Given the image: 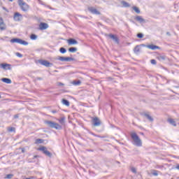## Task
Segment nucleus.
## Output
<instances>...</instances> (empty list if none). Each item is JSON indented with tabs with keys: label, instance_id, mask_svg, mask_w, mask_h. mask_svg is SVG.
I'll use <instances>...</instances> for the list:
<instances>
[{
	"label": "nucleus",
	"instance_id": "nucleus-1",
	"mask_svg": "<svg viewBox=\"0 0 179 179\" xmlns=\"http://www.w3.org/2000/svg\"><path fill=\"white\" fill-rule=\"evenodd\" d=\"M131 138L133 141V145L137 146V148H141L142 146V140L140 139L139 136L136 133H131Z\"/></svg>",
	"mask_w": 179,
	"mask_h": 179
},
{
	"label": "nucleus",
	"instance_id": "nucleus-2",
	"mask_svg": "<svg viewBox=\"0 0 179 179\" xmlns=\"http://www.w3.org/2000/svg\"><path fill=\"white\" fill-rule=\"evenodd\" d=\"M45 124H46V125H48V127H50V128H55V129H62V126L52 121L45 120Z\"/></svg>",
	"mask_w": 179,
	"mask_h": 179
},
{
	"label": "nucleus",
	"instance_id": "nucleus-3",
	"mask_svg": "<svg viewBox=\"0 0 179 179\" xmlns=\"http://www.w3.org/2000/svg\"><path fill=\"white\" fill-rule=\"evenodd\" d=\"M18 3L23 12H27L29 10V6L23 0H18Z\"/></svg>",
	"mask_w": 179,
	"mask_h": 179
},
{
	"label": "nucleus",
	"instance_id": "nucleus-4",
	"mask_svg": "<svg viewBox=\"0 0 179 179\" xmlns=\"http://www.w3.org/2000/svg\"><path fill=\"white\" fill-rule=\"evenodd\" d=\"M10 43H17V44H21L22 45H29V42L22 40L20 38H14L10 41Z\"/></svg>",
	"mask_w": 179,
	"mask_h": 179
},
{
	"label": "nucleus",
	"instance_id": "nucleus-5",
	"mask_svg": "<svg viewBox=\"0 0 179 179\" xmlns=\"http://www.w3.org/2000/svg\"><path fill=\"white\" fill-rule=\"evenodd\" d=\"M57 59H58L59 61H61L62 62H69L71 61H74L75 59H73V57H65L58 56L57 57Z\"/></svg>",
	"mask_w": 179,
	"mask_h": 179
},
{
	"label": "nucleus",
	"instance_id": "nucleus-6",
	"mask_svg": "<svg viewBox=\"0 0 179 179\" xmlns=\"http://www.w3.org/2000/svg\"><path fill=\"white\" fill-rule=\"evenodd\" d=\"M92 124L94 127H100V125H101V122L97 117H92Z\"/></svg>",
	"mask_w": 179,
	"mask_h": 179
},
{
	"label": "nucleus",
	"instance_id": "nucleus-7",
	"mask_svg": "<svg viewBox=\"0 0 179 179\" xmlns=\"http://www.w3.org/2000/svg\"><path fill=\"white\" fill-rule=\"evenodd\" d=\"M39 150L43 152L44 153V155H45V156H48V157H51V156H52L51 152H50V151H48L45 147L40 148Z\"/></svg>",
	"mask_w": 179,
	"mask_h": 179
},
{
	"label": "nucleus",
	"instance_id": "nucleus-8",
	"mask_svg": "<svg viewBox=\"0 0 179 179\" xmlns=\"http://www.w3.org/2000/svg\"><path fill=\"white\" fill-rule=\"evenodd\" d=\"M0 66L5 71H10V69H12V65L10 64L2 63L0 64Z\"/></svg>",
	"mask_w": 179,
	"mask_h": 179
},
{
	"label": "nucleus",
	"instance_id": "nucleus-9",
	"mask_svg": "<svg viewBox=\"0 0 179 179\" xmlns=\"http://www.w3.org/2000/svg\"><path fill=\"white\" fill-rule=\"evenodd\" d=\"M39 64L41 65H43V66H46L47 68H49L50 66H52V63H50V62L47 60H40Z\"/></svg>",
	"mask_w": 179,
	"mask_h": 179
},
{
	"label": "nucleus",
	"instance_id": "nucleus-10",
	"mask_svg": "<svg viewBox=\"0 0 179 179\" xmlns=\"http://www.w3.org/2000/svg\"><path fill=\"white\" fill-rule=\"evenodd\" d=\"M88 10L90 13H92V15H101L100 11L97 10V9L94 7H88Z\"/></svg>",
	"mask_w": 179,
	"mask_h": 179
},
{
	"label": "nucleus",
	"instance_id": "nucleus-11",
	"mask_svg": "<svg viewBox=\"0 0 179 179\" xmlns=\"http://www.w3.org/2000/svg\"><path fill=\"white\" fill-rule=\"evenodd\" d=\"M22 14L19 13H15L13 16V19L15 22H20V20L22 19Z\"/></svg>",
	"mask_w": 179,
	"mask_h": 179
},
{
	"label": "nucleus",
	"instance_id": "nucleus-12",
	"mask_svg": "<svg viewBox=\"0 0 179 179\" xmlns=\"http://www.w3.org/2000/svg\"><path fill=\"white\" fill-rule=\"evenodd\" d=\"M0 30H6V24H5V22H3V19L2 17H0Z\"/></svg>",
	"mask_w": 179,
	"mask_h": 179
},
{
	"label": "nucleus",
	"instance_id": "nucleus-13",
	"mask_svg": "<svg viewBox=\"0 0 179 179\" xmlns=\"http://www.w3.org/2000/svg\"><path fill=\"white\" fill-rule=\"evenodd\" d=\"M40 30H47L48 29V24L45 22H41L39 24Z\"/></svg>",
	"mask_w": 179,
	"mask_h": 179
},
{
	"label": "nucleus",
	"instance_id": "nucleus-14",
	"mask_svg": "<svg viewBox=\"0 0 179 179\" xmlns=\"http://www.w3.org/2000/svg\"><path fill=\"white\" fill-rule=\"evenodd\" d=\"M134 19L136 20V22H138V23H146V20L141 15L136 16Z\"/></svg>",
	"mask_w": 179,
	"mask_h": 179
},
{
	"label": "nucleus",
	"instance_id": "nucleus-15",
	"mask_svg": "<svg viewBox=\"0 0 179 179\" xmlns=\"http://www.w3.org/2000/svg\"><path fill=\"white\" fill-rule=\"evenodd\" d=\"M67 41H68L69 45H73L75 44H78V41H76L74 38H70Z\"/></svg>",
	"mask_w": 179,
	"mask_h": 179
},
{
	"label": "nucleus",
	"instance_id": "nucleus-16",
	"mask_svg": "<svg viewBox=\"0 0 179 179\" xmlns=\"http://www.w3.org/2000/svg\"><path fill=\"white\" fill-rule=\"evenodd\" d=\"M108 37H110V38H112V40H113V41H115V43H117L118 44L119 41H118V38L117 36H115V35H113V34H109Z\"/></svg>",
	"mask_w": 179,
	"mask_h": 179
},
{
	"label": "nucleus",
	"instance_id": "nucleus-17",
	"mask_svg": "<svg viewBox=\"0 0 179 179\" xmlns=\"http://www.w3.org/2000/svg\"><path fill=\"white\" fill-rule=\"evenodd\" d=\"M150 50H160V47L155 45H148L147 46Z\"/></svg>",
	"mask_w": 179,
	"mask_h": 179
},
{
	"label": "nucleus",
	"instance_id": "nucleus-18",
	"mask_svg": "<svg viewBox=\"0 0 179 179\" xmlns=\"http://www.w3.org/2000/svg\"><path fill=\"white\" fill-rule=\"evenodd\" d=\"M1 80L4 83H7L8 85H10V83H12V80H10V78H1Z\"/></svg>",
	"mask_w": 179,
	"mask_h": 179
},
{
	"label": "nucleus",
	"instance_id": "nucleus-19",
	"mask_svg": "<svg viewBox=\"0 0 179 179\" xmlns=\"http://www.w3.org/2000/svg\"><path fill=\"white\" fill-rule=\"evenodd\" d=\"M134 52L136 54V55H138V54L141 52V47L139 45H136L134 49Z\"/></svg>",
	"mask_w": 179,
	"mask_h": 179
},
{
	"label": "nucleus",
	"instance_id": "nucleus-20",
	"mask_svg": "<svg viewBox=\"0 0 179 179\" xmlns=\"http://www.w3.org/2000/svg\"><path fill=\"white\" fill-rule=\"evenodd\" d=\"M121 5H122L124 8H129V6H131V5H129V3L125 1H122Z\"/></svg>",
	"mask_w": 179,
	"mask_h": 179
},
{
	"label": "nucleus",
	"instance_id": "nucleus-21",
	"mask_svg": "<svg viewBox=\"0 0 179 179\" xmlns=\"http://www.w3.org/2000/svg\"><path fill=\"white\" fill-rule=\"evenodd\" d=\"M168 122H169V124H171V125H173V127H177V124H176V121H174L173 119H168Z\"/></svg>",
	"mask_w": 179,
	"mask_h": 179
},
{
	"label": "nucleus",
	"instance_id": "nucleus-22",
	"mask_svg": "<svg viewBox=\"0 0 179 179\" xmlns=\"http://www.w3.org/2000/svg\"><path fill=\"white\" fill-rule=\"evenodd\" d=\"M62 104H64V106H66L67 107H69V101H68L67 99H63L62 101Z\"/></svg>",
	"mask_w": 179,
	"mask_h": 179
},
{
	"label": "nucleus",
	"instance_id": "nucleus-23",
	"mask_svg": "<svg viewBox=\"0 0 179 179\" xmlns=\"http://www.w3.org/2000/svg\"><path fill=\"white\" fill-rule=\"evenodd\" d=\"M157 58L159 61H166V57L164 55H159L157 57Z\"/></svg>",
	"mask_w": 179,
	"mask_h": 179
},
{
	"label": "nucleus",
	"instance_id": "nucleus-24",
	"mask_svg": "<svg viewBox=\"0 0 179 179\" xmlns=\"http://www.w3.org/2000/svg\"><path fill=\"white\" fill-rule=\"evenodd\" d=\"M82 83V82L78 80H74L73 81V85H74V86H80V84Z\"/></svg>",
	"mask_w": 179,
	"mask_h": 179
},
{
	"label": "nucleus",
	"instance_id": "nucleus-25",
	"mask_svg": "<svg viewBox=\"0 0 179 179\" xmlns=\"http://www.w3.org/2000/svg\"><path fill=\"white\" fill-rule=\"evenodd\" d=\"M44 143V140L43 139H41V138H37L36 141H35V143L36 145H38L40 143Z\"/></svg>",
	"mask_w": 179,
	"mask_h": 179
},
{
	"label": "nucleus",
	"instance_id": "nucleus-26",
	"mask_svg": "<svg viewBox=\"0 0 179 179\" xmlns=\"http://www.w3.org/2000/svg\"><path fill=\"white\" fill-rule=\"evenodd\" d=\"M143 115H144V117H146V118H148V120H149V121H153V117H152V116H150L149 114L144 113Z\"/></svg>",
	"mask_w": 179,
	"mask_h": 179
},
{
	"label": "nucleus",
	"instance_id": "nucleus-27",
	"mask_svg": "<svg viewBox=\"0 0 179 179\" xmlns=\"http://www.w3.org/2000/svg\"><path fill=\"white\" fill-rule=\"evenodd\" d=\"M69 52H76V51H78V48L73 47L69 48Z\"/></svg>",
	"mask_w": 179,
	"mask_h": 179
},
{
	"label": "nucleus",
	"instance_id": "nucleus-28",
	"mask_svg": "<svg viewBox=\"0 0 179 179\" xmlns=\"http://www.w3.org/2000/svg\"><path fill=\"white\" fill-rule=\"evenodd\" d=\"M59 52H61V54H65V52H66V49L62 47L59 48Z\"/></svg>",
	"mask_w": 179,
	"mask_h": 179
},
{
	"label": "nucleus",
	"instance_id": "nucleus-29",
	"mask_svg": "<svg viewBox=\"0 0 179 179\" xmlns=\"http://www.w3.org/2000/svg\"><path fill=\"white\" fill-rule=\"evenodd\" d=\"M152 176L157 177V176H159V171L152 170Z\"/></svg>",
	"mask_w": 179,
	"mask_h": 179
},
{
	"label": "nucleus",
	"instance_id": "nucleus-30",
	"mask_svg": "<svg viewBox=\"0 0 179 179\" xmlns=\"http://www.w3.org/2000/svg\"><path fill=\"white\" fill-rule=\"evenodd\" d=\"M133 9L134 10V11L136 12V13H141V10H139V8L136 7V6H134Z\"/></svg>",
	"mask_w": 179,
	"mask_h": 179
},
{
	"label": "nucleus",
	"instance_id": "nucleus-31",
	"mask_svg": "<svg viewBox=\"0 0 179 179\" xmlns=\"http://www.w3.org/2000/svg\"><path fill=\"white\" fill-rule=\"evenodd\" d=\"M30 38H31V40H37V36H36V34H32L30 36Z\"/></svg>",
	"mask_w": 179,
	"mask_h": 179
},
{
	"label": "nucleus",
	"instance_id": "nucleus-32",
	"mask_svg": "<svg viewBox=\"0 0 179 179\" xmlns=\"http://www.w3.org/2000/svg\"><path fill=\"white\" fill-rule=\"evenodd\" d=\"M8 132H15V127H8Z\"/></svg>",
	"mask_w": 179,
	"mask_h": 179
},
{
	"label": "nucleus",
	"instance_id": "nucleus-33",
	"mask_svg": "<svg viewBox=\"0 0 179 179\" xmlns=\"http://www.w3.org/2000/svg\"><path fill=\"white\" fill-rule=\"evenodd\" d=\"M13 174L10 173V174H7L5 178L10 179V178H13Z\"/></svg>",
	"mask_w": 179,
	"mask_h": 179
},
{
	"label": "nucleus",
	"instance_id": "nucleus-34",
	"mask_svg": "<svg viewBox=\"0 0 179 179\" xmlns=\"http://www.w3.org/2000/svg\"><path fill=\"white\" fill-rule=\"evenodd\" d=\"M15 55H16V57H18L19 58L23 57V55H22L20 52H16Z\"/></svg>",
	"mask_w": 179,
	"mask_h": 179
},
{
	"label": "nucleus",
	"instance_id": "nucleus-35",
	"mask_svg": "<svg viewBox=\"0 0 179 179\" xmlns=\"http://www.w3.org/2000/svg\"><path fill=\"white\" fill-rule=\"evenodd\" d=\"M59 122L62 124L65 122V117H62L59 119Z\"/></svg>",
	"mask_w": 179,
	"mask_h": 179
},
{
	"label": "nucleus",
	"instance_id": "nucleus-36",
	"mask_svg": "<svg viewBox=\"0 0 179 179\" xmlns=\"http://www.w3.org/2000/svg\"><path fill=\"white\" fill-rule=\"evenodd\" d=\"M137 37H138V38H143V34L139 33V34H137Z\"/></svg>",
	"mask_w": 179,
	"mask_h": 179
},
{
	"label": "nucleus",
	"instance_id": "nucleus-37",
	"mask_svg": "<svg viewBox=\"0 0 179 179\" xmlns=\"http://www.w3.org/2000/svg\"><path fill=\"white\" fill-rule=\"evenodd\" d=\"M91 135H93V136H96V138H101V136L97 135V134H94V133L93 132H90Z\"/></svg>",
	"mask_w": 179,
	"mask_h": 179
},
{
	"label": "nucleus",
	"instance_id": "nucleus-38",
	"mask_svg": "<svg viewBox=\"0 0 179 179\" xmlns=\"http://www.w3.org/2000/svg\"><path fill=\"white\" fill-rule=\"evenodd\" d=\"M150 62L152 65H156V60L155 59H151Z\"/></svg>",
	"mask_w": 179,
	"mask_h": 179
},
{
	"label": "nucleus",
	"instance_id": "nucleus-39",
	"mask_svg": "<svg viewBox=\"0 0 179 179\" xmlns=\"http://www.w3.org/2000/svg\"><path fill=\"white\" fill-rule=\"evenodd\" d=\"M131 170L132 173H136V169L135 168H131Z\"/></svg>",
	"mask_w": 179,
	"mask_h": 179
},
{
	"label": "nucleus",
	"instance_id": "nucleus-40",
	"mask_svg": "<svg viewBox=\"0 0 179 179\" xmlns=\"http://www.w3.org/2000/svg\"><path fill=\"white\" fill-rule=\"evenodd\" d=\"M58 86H64V83H58Z\"/></svg>",
	"mask_w": 179,
	"mask_h": 179
},
{
	"label": "nucleus",
	"instance_id": "nucleus-41",
	"mask_svg": "<svg viewBox=\"0 0 179 179\" xmlns=\"http://www.w3.org/2000/svg\"><path fill=\"white\" fill-rule=\"evenodd\" d=\"M14 118H15V119H16V118H19V114L15 115H14Z\"/></svg>",
	"mask_w": 179,
	"mask_h": 179
},
{
	"label": "nucleus",
	"instance_id": "nucleus-42",
	"mask_svg": "<svg viewBox=\"0 0 179 179\" xmlns=\"http://www.w3.org/2000/svg\"><path fill=\"white\" fill-rule=\"evenodd\" d=\"M52 113L53 114H55V113H57V110H52Z\"/></svg>",
	"mask_w": 179,
	"mask_h": 179
},
{
	"label": "nucleus",
	"instance_id": "nucleus-43",
	"mask_svg": "<svg viewBox=\"0 0 179 179\" xmlns=\"http://www.w3.org/2000/svg\"><path fill=\"white\" fill-rule=\"evenodd\" d=\"M167 36H170V32H166Z\"/></svg>",
	"mask_w": 179,
	"mask_h": 179
},
{
	"label": "nucleus",
	"instance_id": "nucleus-44",
	"mask_svg": "<svg viewBox=\"0 0 179 179\" xmlns=\"http://www.w3.org/2000/svg\"><path fill=\"white\" fill-rule=\"evenodd\" d=\"M41 78H38V80H41Z\"/></svg>",
	"mask_w": 179,
	"mask_h": 179
},
{
	"label": "nucleus",
	"instance_id": "nucleus-45",
	"mask_svg": "<svg viewBox=\"0 0 179 179\" xmlns=\"http://www.w3.org/2000/svg\"><path fill=\"white\" fill-rule=\"evenodd\" d=\"M176 89H179V86H176Z\"/></svg>",
	"mask_w": 179,
	"mask_h": 179
},
{
	"label": "nucleus",
	"instance_id": "nucleus-46",
	"mask_svg": "<svg viewBox=\"0 0 179 179\" xmlns=\"http://www.w3.org/2000/svg\"><path fill=\"white\" fill-rule=\"evenodd\" d=\"M10 1V2H13V0H9Z\"/></svg>",
	"mask_w": 179,
	"mask_h": 179
},
{
	"label": "nucleus",
	"instance_id": "nucleus-47",
	"mask_svg": "<svg viewBox=\"0 0 179 179\" xmlns=\"http://www.w3.org/2000/svg\"><path fill=\"white\" fill-rule=\"evenodd\" d=\"M1 138H0V142H1Z\"/></svg>",
	"mask_w": 179,
	"mask_h": 179
},
{
	"label": "nucleus",
	"instance_id": "nucleus-48",
	"mask_svg": "<svg viewBox=\"0 0 179 179\" xmlns=\"http://www.w3.org/2000/svg\"><path fill=\"white\" fill-rule=\"evenodd\" d=\"M0 99H1V95H0Z\"/></svg>",
	"mask_w": 179,
	"mask_h": 179
}]
</instances>
